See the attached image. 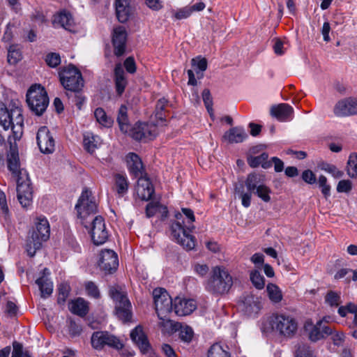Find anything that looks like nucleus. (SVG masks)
Returning <instances> with one entry per match:
<instances>
[{"instance_id":"51","label":"nucleus","mask_w":357,"mask_h":357,"mask_svg":"<svg viewBox=\"0 0 357 357\" xmlns=\"http://www.w3.org/2000/svg\"><path fill=\"white\" fill-rule=\"evenodd\" d=\"M319 188L321 189V192L325 197L328 198L331 195V186L327 184V178L325 176L321 175L318 179Z\"/></svg>"},{"instance_id":"8","label":"nucleus","mask_w":357,"mask_h":357,"mask_svg":"<svg viewBox=\"0 0 357 357\" xmlns=\"http://www.w3.org/2000/svg\"><path fill=\"white\" fill-rule=\"evenodd\" d=\"M109 295L115 303L116 314L123 322L130 320L131 303L127 297L126 292L119 286L112 287Z\"/></svg>"},{"instance_id":"53","label":"nucleus","mask_w":357,"mask_h":357,"mask_svg":"<svg viewBox=\"0 0 357 357\" xmlns=\"http://www.w3.org/2000/svg\"><path fill=\"white\" fill-rule=\"evenodd\" d=\"M11 357H32L29 351H24L22 346L17 343H13V351Z\"/></svg>"},{"instance_id":"33","label":"nucleus","mask_w":357,"mask_h":357,"mask_svg":"<svg viewBox=\"0 0 357 357\" xmlns=\"http://www.w3.org/2000/svg\"><path fill=\"white\" fill-rule=\"evenodd\" d=\"M268 158V154L263 153L259 155L248 158V162L252 167H257L261 165L264 169H268L271 166V162L267 161Z\"/></svg>"},{"instance_id":"57","label":"nucleus","mask_w":357,"mask_h":357,"mask_svg":"<svg viewBox=\"0 0 357 357\" xmlns=\"http://www.w3.org/2000/svg\"><path fill=\"white\" fill-rule=\"evenodd\" d=\"M86 291L87 294L93 298H98L100 293L97 286L93 282H88L85 284Z\"/></svg>"},{"instance_id":"23","label":"nucleus","mask_w":357,"mask_h":357,"mask_svg":"<svg viewBox=\"0 0 357 357\" xmlns=\"http://www.w3.org/2000/svg\"><path fill=\"white\" fill-rule=\"evenodd\" d=\"M137 191L142 199L149 200L153 197L154 188L148 178L141 176L137 181Z\"/></svg>"},{"instance_id":"37","label":"nucleus","mask_w":357,"mask_h":357,"mask_svg":"<svg viewBox=\"0 0 357 357\" xmlns=\"http://www.w3.org/2000/svg\"><path fill=\"white\" fill-rule=\"evenodd\" d=\"M266 291L269 299L275 303L280 302L282 299V294L279 288L275 284L269 283L266 286Z\"/></svg>"},{"instance_id":"48","label":"nucleus","mask_w":357,"mask_h":357,"mask_svg":"<svg viewBox=\"0 0 357 357\" xmlns=\"http://www.w3.org/2000/svg\"><path fill=\"white\" fill-rule=\"evenodd\" d=\"M192 66L193 70L196 71L197 74H199L197 70L200 72H204L207 68V61L205 58L197 57L192 59Z\"/></svg>"},{"instance_id":"44","label":"nucleus","mask_w":357,"mask_h":357,"mask_svg":"<svg viewBox=\"0 0 357 357\" xmlns=\"http://www.w3.org/2000/svg\"><path fill=\"white\" fill-rule=\"evenodd\" d=\"M22 59V54L15 45L10 46L8 53V61L10 64H15Z\"/></svg>"},{"instance_id":"39","label":"nucleus","mask_w":357,"mask_h":357,"mask_svg":"<svg viewBox=\"0 0 357 357\" xmlns=\"http://www.w3.org/2000/svg\"><path fill=\"white\" fill-rule=\"evenodd\" d=\"M162 212L165 216L167 215V209L158 203H149L146 208V214L148 218L153 217L157 213Z\"/></svg>"},{"instance_id":"6","label":"nucleus","mask_w":357,"mask_h":357,"mask_svg":"<svg viewBox=\"0 0 357 357\" xmlns=\"http://www.w3.org/2000/svg\"><path fill=\"white\" fill-rule=\"evenodd\" d=\"M232 285L233 279L228 271L222 266H215L206 283V289L213 294L222 295L227 293Z\"/></svg>"},{"instance_id":"42","label":"nucleus","mask_w":357,"mask_h":357,"mask_svg":"<svg viewBox=\"0 0 357 357\" xmlns=\"http://www.w3.org/2000/svg\"><path fill=\"white\" fill-rule=\"evenodd\" d=\"M208 357H230L228 352L226 351L219 344H213L209 351Z\"/></svg>"},{"instance_id":"38","label":"nucleus","mask_w":357,"mask_h":357,"mask_svg":"<svg viewBox=\"0 0 357 357\" xmlns=\"http://www.w3.org/2000/svg\"><path fill=\"white\" fill-rule=\"evenodd\" d=\"M94 116L97 122L104 127L109 128L112 125L113 121L112 118L107 115L102 108L98 107L94 111Z\"/></svg>"},{"instance_id":"3","label":"nucleus","mask_w":357,"mask_h":357,"mask_svg":"<svg viewBox=\"0 0 357 357\" xmlns=\"http://www.w3.org/2000/svg\"><path fill=\"white\" fill-rule=\"evenodd\" d=\"M264 333L274 334L287 339L292 338L297 333L298 322L291 315L276 313L265 318L261 324Z\"/></svg>"},{"instance_id":"20","label":"nucleus","mask_w":357,"mask_h":357,"mask_svg":"<svg viewBox=\"0 0 357 357\" xmlns=\"http://www.w3.org/2000/svg\"><path fill=\"white\" fill-rule=\"evenodd\" d=\"M241 307L248 316L255 317L261 308L260 298L253 294H248L244 296Z\"/></svg>"},{"instance_id":"18","label":"nucleus","mask_w":357,"mask_h":357,"mask_svg":"<svg viewBox=\"0 0 357 357\" xmlns=\"http://www.w3.org/2000/svg\"><path fill=\"white\" fill-rule=\"evenodd\" d=\"M334 113L337 116H347L357 114V100L347 98L339 100L334 107Z\"/></svg>"},{"instance_id":"50","label":"nucleus","mask_w":357,"mask_h":357,"mask_svg":"<svg viewBox=\"0 0 357 357\" xmlns=\"http://www.w3.org/2000/svg\"><path fill=\"white\" fill-rule=\"evenodd\" d=\"M325 301L331 307H337L341 303L340 296L334 291L328 292L325 297Z\"/></svg>"},{"instance_id":"27","label":"nucleus","mask_w":357,"mask_h":357,"mask_svg":"<svg viewBox=\"0 0 357 357\" xmlns=\"http://www.w3.org/2000/svg\"><path fill=\"white\" fill-rule=\"evenodd\" d=\"M248 135L244 129L240 127H234L227 131L224 135L223 139L229 143H241L243 142Z\"/></svg>"},{"instance_id":"7","label":"nucleus","mask_w":357,"mask_h":357,"mask_svg":"<svg viewBox=\"0 0 357 357\" xmlns=\"http://www.w3.org/2000/svg\"><path fill=\"white\" fill-rule=\"evenodd\" d=\"M26 97L29 107L36 115L40 116L46 110L49 98L45 88L40 84L31 86Z\"/></svg>"},{"instance_id":"16","label":"nucleus","mask_w":357,"mask_h":357,"mask_svg":"<svg viewBox=\"0 0 357 357\" xmlns=\"http://www.w3.org/2000/svg\"><path fill=\"white\" fill-rule=\"evenodd\" d=\"M40 151L45 154L52 153L55 149V141L46 126L40 128L36 136Z\"/></svg>"},{"instance_id":"5","label":"nucleus","mask_w":357,"mask_h":357,"mask_svg":"<svg viewBox=\"0 0 357 357\" xmlns=\"http://www.w3.org/2000/svg\"><path fill=\"white\" fill-rule=\"evenodd\" d=\"M34 227L26 242V250L30 256H33L36 250H38L43 243L49 239L50 235V226L47 219L40 215L34 220Z\"/></svg>"},{"instance_id":"59","label":"nucleus","mask_w":357,"mask_h":357,"mask_svg":"<svg viewBox=\"0 0 357 357\" xmlns=\"http://www.w3.org/2000/svg\"><path fill=\"white\" fill-rule=\"evenodd\" d=\"M302 179L308 184H314L316 182V176L311 170L307 169L302 173Z\"/></svg>"},{"instance_id":"28","label":"nucleus","mask_w":357,"mask_h":357,"mask_svg":"<svg viewBox=\"0 0 357 357\" xmlns=\"http://www.w3.org/2000/svg\"><path fill=\"white\" fill-rule=\"evenodd\" d=\"M55 25H59L65 29L73 31L75 23L73 17L70 13L62 11L55 15L53 20Z\"/></svg>"},{"instance_id":"49","label":"nucleus","mask_w":357,"mask_h":357,"mask_svg":"<svg viewBox=\"0 0 357 357\" xmlns=\"http://www.w3.org/2000/svg\"><path fill=\"white\" fill-rule=\"evenodd\" d=\"M295 357H312V352L309 346L304 343L298 344Z\"/></svg>"},{"instance_id":"2","label":"nucleus","mask_w":357,"mask_h":357,"mask_svg":"<svg viewBox=\"0 0 357 357\" xmlns=\"http://www.w3.org/2000/svg\"><path fill=\"white\" fill-rule=\"evenodd\" d=\"M181 211L175 215L176 221L171 226L172 236L185 249L190 250L196 245L195 237L190 234L195 229V217L190 208H182Z\"/></svg>"},{"instance_id":"4","label":"nucleus","mask_w":357,"mask_h":357,"mask_svg":"<svg viewBox=\"0 0 357 357\" xmlns=\"http://www.w3.org/2000/svg\"><path fill=\"white\" fill-rule=\"evenodd\" d=\"M0 125L5 129L11 128L14 141L21 138L23 132L24 118L22 109L19 106L13 105L8 110L5 105L0 102Z\"/></svg>"},{"instance_id":"55","label":"nucleus","mask_w":357,"mask_h":357,"mask_svg":"<svg viewBox=\"0 0 357 357\" xmlns=\"http://www.w3.org/2000/svg\"><path fill=\"white\" fill-rule=\"evenodd\" d=\"M168 105V101L165 98L158 100L155 106V116L158 119L162 120L163 115L162 112Z\"/></svg>"},{"instance_id":"60","label":"nucleus","mask_w":357,"mask_h":357,"mask_svg":"<svg viewBox=\"0 0 357 357\" xmlns=\"http://www.w3.org/2000/svg\"><path fill=\"white\" fill-rule=\"evenodd\" d=\"M194 271L199 276L204 277L208 273L209 268L204 264H195L194 265Z\"/></svg>"},{"instance_id":"64","label":"nucleus","mask_w":357,"mask_h":357,"mask_svg":"<svg viewBox=\"0 0 357 357\" xmlns=\"http://www.w3.org/2000/svg\"><path fill=\"white\" fill-rule=\"evenodd\" d=\"M124 67L130 73H134L136 71L135 60L132 57H128L124 61Z\"/></svg>"},{"instance_id":"13","label":"nucleus","mask_w":357,"mask_h":357,"mask_svg":"<svg viewBox=\"0 0 357 357\" xmlns=\"http://www.w3.org/2000/svg\"><path fill=\"white\" fill-rule=\"evenodd\" d=\"M158 132V128L155 124L137 123L131 128L128 134L136 140L146 141L154 139Z\"/></svg>"},{"instance_id":"35","label":"nucleus","mask_w":357,"mask_h":357,"mask_svg":"<svg viewBox=\"0 0 357 357\" xmlns=\"http://www.w3.org/2000/svg\"><path fill=\"white\" fill-rule=\"evenodd\" d=\"M263 176L253 173L248 174L245 183L248 190L252 192L255 191L260 184L263 183Z\"/></svg>"},{"instance_id":"46","label":"nucleus","mask_w":357,"mask_h":357,"mask_svg":"<svg viewBox=\"0 0 357 357\" xmlns=\"http://www.w3.org/2000/svg\"><path fill=\"white\" fill-rule=\"evenodd\" d=\"M66 95L68 97V98L71 100L72 103L77 105V108L80 109L82 105H83L85 100V98L84 96H82L79 91H70L67 93Z\"/></svg>"},{"instance_id":"14","label":"nucleus","mask_w":357,"mask_h":357,"mask_svg":"<svg viewBox=\"0 0 357 357\" xmlns=\"http://www.w3.org/2000/svg\"><path fill=\"white\" fill-rule=\"evenodd\" d=\"M305 329L308 333L309 339L312 342H317L332 334V329L324 323V320H319L315 324L310 321H306Z\"/></svg>"},{"instance_id":"15","label":"nucleus","mask_w":357,"mask_h":357,"mask_svg":"<svg viewBox=\"0 0 357 357\" xmlns=\"http://www.w3.org/2000/svg\"><path fill=\"white\" fill-rule=\"evenodd\" d=\"M8 142L10 143V150L7 154V166L9 171L12 173L13 176L17 177L26 173L22 172L20 169V158L18 153V149L15 144L16 141H14V144L12 142L13 139L11 136L8 137Z\"/></svg>"},{"instance_id":"10","label":"nucleus","mask_w":357,"mask_h":357,"mask_svg":"<svg viewBox=\"0 0 357 357\" xmlns=\"http://www.w3.org/2000/svg\"><path fill=\"white\" fill-rule=\"evenodd\" d=\"M91 342L92 347L97 350L102 349L105 346L120 350L124 346L119 337L107 331L94 332L92 334Z\"/></svg>"},{"instance_id":"30","label":"nucleus","mask_w":357,"mask_h":357,"mask_svg":"<svg viewBox=\"0 0 357 357\" xmlns=\"http://www.w3.org/2000/svg\"><path fill=\"white\" fill-rule=\"evenodd\" d=\"M126 161L128 168L131 174L135 176H139L142 174L143 165L141 159L137 154L134 153H128L126 156Z\"/></svg>"},{"instance_id":"62","label":"nucleus","mask_w":357,"mask_h":357,"mask_svg":"<svg viewBox=\"0 0 357 357\" xmlns=\"http://www.w3.org/2000/svg\"><path fill=\"white\" fill-rule=\"evenodd\" d=\"M251 197H252V191L245 192L242 190L240 192V198L241 199L242 205L245 208H248L250 206Z\"/></svg>"},{"instance_id":"1","label":"nucleus","mask_w":357,"mask_h":357,"mask_svg":"<svg viewBox=\"0 0 357 357\" xmlns=\"http://www.w3.org/2000/svg\"><path fill=\"white\" fill-rule=\"evenodd\" d=\"M75 210L82 224L89 230L93 243L102 245L105 243L109 236L108 231L102 216L93 218L98 211V206L91 190L87 188L83 190L75 205Z\"/></svg>"},{"instance_id":"11","label":"nucleus","mask_w":357,"mask_h":357,"mask_svg":"<svg viewBox=\"0 0 357 357\" xmlns=\"http://www.w3.org/2000/svg\"><path fill=\"white\" fill-rule=\"evenodd\" d=\"M153 298L158 317H167L172 311L174 307L172 299L165 289H153Z\"/></svg>"},{"instance_id":"63","label":"nucleus","mask_w":357,"mask_h":357,"mask_svg":"<svg viewBox=\"0 0 357 357\" xmlns=\"http://www.w3.org/2000/svg\"><path fill=\"white\" fill-rule=\"evenodd\" d=\"M59 294L58 298V301L64 302L66 298L68 296L69 292V287L67 284H61L59 287Z\"/></svg>"},{"instance_id":"56","label":"nucleus","mask_w":357,"mask_h":357,"mask_svg":"<svg viewBox=\"0 0 357 357\" xmlns=\"http://www.w3.org/2000/svg\"><path fill=\"white\" fill-rule=\"evenodd\" d=\"M352 188V183L349 180H341L337 185L338 192H349Z\"/></svg>"},{"instance_id":"19","label":"nucleus","mask_w":357,"mask_h":357,"mask_svg":"<svg viewBox=\"0 0 357 357\" xmlns=\"http://www.w3.org/2000/svg\"><path fill=\"white\" fill-rule=\"evenodd\" d=\"M127 32L125 27L119 26L114 29L112 33V43L115 55H123L126 51Z\"/></svg>"},{"instance_id":"47","label":"nucleus","mask_w":357,"mask_h":357,"mask_svg":"<svg viewBox=\"0 0 357 357\" xmlns=\"http://www.w3.org/2000/svg\"><path fill=\"white\" fill-rule=\"evenodd\" d=\"M202 99L206 108L211 117L213 116V100L208 89H204L202 92Z\"/></svg>"},{"instance_id":"32","label":"nucleus","mask_w":357,"mask_h":357,"mask_svg":"<svg viewBox=\"0 0 357 357\" xmlns=\"http://www.w3.org/2000/svg\"><path fill=\"white\" fill-rule=\"evenodd\" d=\"M114 75L116 92L118 93L119 95H121L124 91L127 84L126 79L124 76V71L121 64H118L116 66L114 69Z\"/></svg>"},{"instance_id":"45","label":"nucleus","mask_w":357,"mask_h":357,"mask_svg":"<svg viewBox=\"0 0 357 357\" xmlns=\"http://www.w3.org/2000/svg\"><path fill=\"white\" fill-rule=\"evenodd\" d=\"M179 337L181 340L185 342H190L193 337V331L192 328L188 326H178Z\"/></svg>"},{"instance_id":"25","label":"nucleus","mask_w":357,"mask_h":357,"mask_svg":"<svg viewBox=\"0 0 357 357\" xmlns=\"http://www.w3.org/2000/svg\"><path fill=\"white\" fill-rule=\"evenodd\" d=\"M130 337L132 340L137 344L142 352H148L150 349V344L140 326L135 327V328L131 331Z\"/></svg>"},{"instance_id":"9","label":"nucleus","mask_w":357,"mask_h":357,"mask_svg":"<svg viewBox=\"0 0 357 357\" xmlns=\"http://www.w3.org/2000/svg\"><path fill=\"white\" fill-rule=\"evenodd\" d=\"M59 77L63 87L69 91H80L84 85L80 71L71 65L59 73Z\"/></svg>"},{"instance_id":"22","label":"nucleus","mask_w":357,"mask_h":357,"mask_svg":"<svg viewBox=\"0 0 357 357\" xmlns=\"http://www.w3.org/2000/svg\"><path fill=\"white\" fill-rule=\"evenodd\" d=\"M271 114L278 120L285 121L292 119L294 109L288 104L281 103L276 106H273L271 109Z\"/></svg>"},{"instance_id":"24","label":"nucleus","mask_w":357,"mask_h":357,"mask_svg":"<svg viewBox=\"0 0 357 357\" xmlns=\"http://www.w3.org/2000/svg\"><path fill=\"white\" fill-rule=\"evenodd\" d=\"M49 275L50 271L45 268L43 269L42 276L36 281L40 291L41 296L43 298L50 296L53 291V284L48 278Z\"/></svg>"},{"instance_id":"12","label":"nucleus","mask_w":357,"mask_h":357,"mask_svg":"<svg viewBox=\"0 0 357 357\" xmlns=\"http://www.w3.org/2000/svg\"><path fill=\"white\" fill-rule=\"evenodd\" d=\"M17 178V197L23 208H28L32 204L33 191L28 175L24 173Z\"/></svg>"},{"instance_id":"26","label":"nucleus","mask_w":357,"mask_h":357,"mask_svg":"<svg viewBox=\"0 0 357 357\" xmlns=\"http://www.w3.org/2000/svg\"><path fill=\"white\" fill-rule=\"evenodd\" d=\"M116 14L118 20L126 22L131 15V7L130 0H115Z\"/></svg>"},{"instance_id":"21","label":"nucleus","mask_w":357,"mask_h":357,"mask_svg":"<svg viewBox=\"0 0 357 357\" xmlns=\"http://www.w3.org/2000/svg\"><path fill=\"white\" fill-rule=\"evenodd\" d=\"M197 307L196 302L192 299L176 298L174 301V310L178 316L191 314Z\"/></svg>"},{"instance_id":"34","label":"nucleus","mask_w":357,"mask_h":357,"mask_svg":"<svg viewBox=\"0 0 357 357\" xmlns=\"http://www.w3.org/2000/svg\"><path fill=\"white\" fill-rule=\"evenodd\" d=\"M158 318L160 320L159 326L162 333L170 334L178 330L179 324L170 320L167 316Z\"/></svg>"},{"instance_id":"54","label":"nucleus","mask_w":357,"mask_h":357,"mask_svg":"<svg viewBox=\"0 0 357 357\" xmlns=\"http://www.w3.org/2000/svg\"><path fill=\"white\" fill-rule=\"evenodd\" d=\"M45 61L52 68H55L61 63L60 55L57 53H50L46 56Z\"/></svg>"},{"instance_id":"40","label":"nucleus","mask_w":357,"mask_h":357,"mask_svg":"<svg viewBox=\"0 0 357 357\" xmlns=\"http://www.w3.org/2000/svg\"><path fill=\"white\" fill-rule=\"evenodd\" d=\"M348 175L351 178L357 176V154L352 153L350 155L347 166Z\"/></svg>"},{"instance_id":"61","label":"nucleus","mask_w":357,"mask_h":357,"mask_svg":"<svg viewBox=\"0 0 357 357\" xmlns=\"http://www.w3.org/2000/svg\"><path fill=\"white\" fill-rule=\"evenodd\" d=\"M0 211L1 214L6 217L8 214V207L7 205L6 197L4 192H0Z\"/></svg>"},{"instance_id":"29","label":"nucleus","mask_w":357,"mask_h":357,"mask_svg":"<svg viewBox=\"0 0 357 357\" xmlns=\"http://www.w3.org/2000/svg\"><path fill=\"white\" fill-rule=\"evenodd\" d=\"M113 190L119 198L123 197L128 190V181L125 175L116 174L114 176Z\"/></svg>"},{"instance_id":"31","label":"nucleus","mask_w":357,"mask_h":357,"mask_svg":"<svg viewBox=\"0 0 357 357\" xmlns=\"http://www.w3.org/2000/svg\"><path fill=\"white\" fill-rule=\"evenodd\" d=\"M70 311L80 317L85 316L89 312L88 303L82 298L72 301L68 305Z\"/></svg>"},{"instance_id":"36","label":"nucleus","mask_w":357,"mask_h":357,"mask_svg":"<svg viewBox=\"0 0 357 357\" xmlns=\"http://www.w3.org/2000/svg\"><path fill=\"white\" fill-rule=\"evenodd\" d=\"M99 143L100 138L98 136H95L91 133H86L84 136V146L89 153H93Z\"/></svg>"},{"instance_id":"17","label":"nucleus","mask_w":357,"mask_h":357,"mask_svg":"<svg viewBox=\"0 0 357 357\" xmlns=\"http://www.w3.org/2000/svg\"><path fill=\"white\" fill-rule=\"evenodd\" d=\"M99 266L105 273H111L119 266L117 254L112 250H102L100 254Z\"/></svg>"},{"instance_id":"43","label":"nucleus","mask_w":357,"mask_h":357,"mask_svg":"<svg viewBox=\"0 0 357 357\" xmlns=\"http://www.w3.org/2000/svg\"><path fill=\"white\" fill-rule=\"evenodd\" d=\"M255 194L265 202H268L271 200L270 194L271 190L264 185L260 184L258 188L255 190Z\"/></svg>"},{"instance_id":"58","label":"nucleus","mask_w":357,"mask_h":357,"mask_svg":"<svg viewBox=\"0 0 357 357\" xmlns=\"http://www.w3.org/2000/svg\"><path fill=\"white\" fill-rule=\"evenodd\" d=\"M69 333L72 337L78 336L82 331V328L73 321H70L69 324Z\"/></svg>"},{"instance_id":"52","label":"nucleus","mask_w":357,"mask_h":357,"mask_svg":"<svg viewBox=\"0 0 357 357\" xmlns=\"http://www.w3.org/2000/svg\"><path fill=\"white\" fill-rule=\"evenodd\" d=\"M321 169L332 174V176L336 178H340L344 175L343 172L339 170L335 165L330 164H324L321 167Z\"/></svg>"},{"instance_id":"41","label":"nucleus","mask_w":357,"mask_h":357,"mask_svg":"<svg viewBox=\"0 0 357 357\" xmlns=\"http://www.w3.org/2000/svg\"><path fill=\"white\" fill-rule=\"evenodd\" d=\"M250 280L253 285L258 289H262L264 287L265 282L263 275L257 269L253 270L250 274Z\"/></svg>"}]
</instances>
